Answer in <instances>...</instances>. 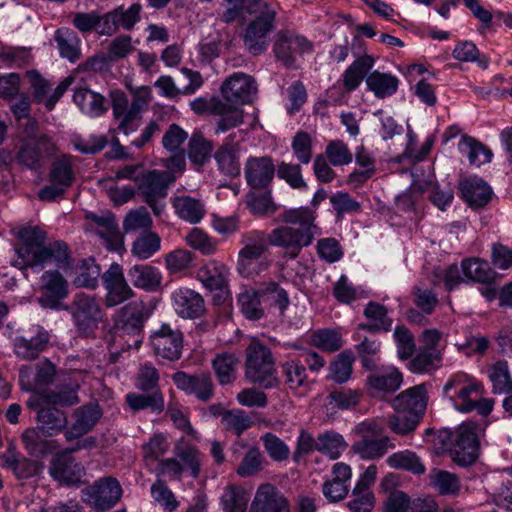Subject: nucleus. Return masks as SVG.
Returning a JSON list of instances; mask_svg holds the SVG:
<instances>
[{
  "mask_svg": "<svg viewBox=\"0 0 512 512\" xmlns=\"http://www.w3.org/2000/svg\"><path fill=\"white\" fill-rule=\"evenodd\" d=\"M128 276L135 288L146 292H155L159 290L162 282V274L156 268L149 264H137L128 271Z\"/></svg>",
  "mask_w": 512,
  "mask_h": 512,
  "instance_id": "32",
  "label": "nucleus"
},
{
  "mask_svg": "<svg viewBox=\"0 0 512 512\" xmlns=\"http://www.w3.org/2000/svg\"><path fill=\"white\" fill-rule=\"evenodd\" d=\"M77 107L89 117H99L108 110L106 98L88 87H77L73 94Z\"/></svg>",
  "mask_w": 512,
  "mask_h": 512,
  "instance_id": "31",
  "label": "nucleus"
},
{
  "mask_svg": "<svg viewBox=\"0 0 512 512\" xmlns=\"http://www.w3.org/2000/svg\"><path fill=\"white\" fill-rule=\"evenodd\" d=\"M171 203L176 215L190 224L200 222L206 213L204 204L190 196H175L172 198Z\"/></svg>",
  "mask_w": 512,
  "mask_h": 512,
  "instance_id": "33",
  "label": "nucleus"
},
{
  "mask_svg": "<svg viewBox=\"0 0 512 512\" xmlns=\"http://www.w3.org/2000/svg\"><path fill=\"white\" fill-rule=\"evenodd\" d=\"M283 374L290 389L297 390L302 387H308L306 368L298 359H291L282 366Z\"/></svg>",
  "mask_w": 512,
  "mask_h": 512,
  "instance_id": "57",
  "label": "nucleus"
},
{
  "mask_svg": "<svg viewBox=\"0 0 512 512\" xmlns=\"http://www.w3.org/2000/svg\"><path fill=\"white\" fill-rule=\"evenodd\" d=\"M386 462L391 468L406 470L416 475L424 474L426 471L420 457L409 450L393 453L387 458Z\"/></svg>",
  "mask_w": 512,
  "mask_h": 512,
  "instance_id": "47",
  "label": "nucleus"
},
{
  "mask_svg": "<svg viewBox=\"0 0 512 512\" xmlns=\"http://www.w3.org/2000/svg\"><path fill=\"white\" fill-rule=\"evenodd\" d=\"M459 148L467 155L469 163L477 167L490 162L492 158V152L486 146L466 135L462 136Z\"/></svg>",
  "mask_w": 512,
  "mask_h": 512,
  "instance_id": "49",
  "label": "nucleus"
},
{
  "mask_svg": "<svg viewBox=\"0 0 512 512\" xmlns=\"http://www.w3.org/2000/svg\"><path fill=\"white\" fill-rule=\"evenodd\" d=\"M102 284L106 291L104 303L108 308L116 307L135 297V292L128 284L123 268L113 262L102 274Z\"/></svg>",
  "mask_w": 512,
  "mask_h": 512,
  "instance_id": "13",
  "label": "nucleus"
},
{
  "mask_svg": "<svg viewBox=\"0 0 512 512\" xmlns=\"http://www.w3.org/2000/svg\"><path fill=\"white\" fill-rule=\"evenodd\" d=\"M229 268L222 262L210 260L197 271V279L210 291H219L216 299L225 300L228 297L227 282Z\"/></svg>",
  "mask_w": 512,
  "mask_h": 512,
  "instance_id": "21",
  "label": "nucleus"
},
{
  "mask_svg": "<svg viewBox=\"0 0 512 512\" xmlns=\"http://www.w3.org/2000/svg\"><path fill=\"white\" fill-rule=\"evenodd\" d=\"M42 295L38 302L44 308L55 309L68 295V284L58 271H46L40 278Z\"/></svg>",
  "mask_w": 512,
  "mask_h": 512,
  "instance_id": "20",
  "label": "nucleus"
},
{
  "mask_svg": "<svg viewBox=\"0 0 512 512\" xmlns=\"http://www.w3.org/2000/svg\"><path fill=\"white\" fill-rule=\"evenodd\" d=\"M402 381V373L395 367L381 369L367 377L370 388L383 392L396 391L401 386Z\"/></svg>",
  "mask_w": 512,
  "mask_h": 512,
  "instance_id": "37",
  "label": "nucleus"
},
{
  "mask_svg": "<svg viewBox=\"0 0 512 512\" xmlns=\"http://www.w3.org/2000/svg\"><path fill=\"white\" fill-rule=\"evenodd\" d=\"M242 248L237 255V270L240 274L249 276L252 265L262 258L269 249L268 235L260 230H252L242 234Z\"/></svg>",
  "mask_w": 512,
  "mask_h": 512,
  "instance_id": "12",
  "label": "nucleus"
},
{
  "mask_svg": "<svg viewBox=\"0 0 512 512\" xmlns=\"http://www.w3.org/2000/svg\"><path fill=\"white\" fill-rule=\"evenodd\" d=\"M101 414L100 411L96 407H84L77 412V419L72 425V427L66 431L67 440L76 439L89 430L96 424L99 420Z\"/></svg>",
  "mask_w": 512,
  "mask_h": 512,
  "instance_id": "46",
  "label": "nucleus"
},
{
  "mask_svg": "<svg viewBox=\"0 0 512 512\" xmlns=\"http://www.w3.org/2000/svg\"><path fill=\"white\" fill-rule=\"evenodd\" d=\"M185 241L188 246L207 256L214 254L218 246L217 241L197 227L191 229L186 235Z\"/></svg>",
  "mask_w": 512,
  "mask_h": 512,
  "instance_id": "60",
  "label": "nucleus"
},
{
  "mask_svg": "<svg viewBox=\"0 0 512 512\" xmlns=\"http://www.w3.org/2000/svg\"><path fill=\"white\" fill-rule=\"evenodd\" d=\"M37 421L48 435L57 434L67 426L66 414L54 407L39 409L37 412Z\"/></svg>",
  "mask_w": 512,
  "mask_h": 512,
  "instance_id": "48",
  "label": "nucleus"
},
{
  "mask_svg": "<svg viewBox=\"0 0 512 512\" xmlns=\"http://www.w3.org/2000/svg\"><path fill=\"white\" fill-rule=\"evenodd\" d=\"M264 463L265 458L260 449L256 446H251L237 467L236 473L244 478L253 477L263 470Z\"/></svg>",
  "mask_w": 512,
  "mask_h": 512,
  "instance_id": "52",
  "label": "nucleus"
},
{
  "mask_svg": "<svg viewBox=\"0 0 512 512\" xmlns=\"http://www.w3.org/2000/svg\"><path fill=\"white\" fill-rule=\"evenodd\" d=\"M249 512H290V506L274 485L265 483L257 488Z\"/></svg>",
  "mask_w": 512,
  "mask_h": 512,
  "instance_id": "23",
  "label": "nucleus"
},
{
  "mask_svg": "<svg viewBox=\"0 0 512 512\" xmlns=\"http://www.w3.org/2000/svg\"><path fill=\"white\" fill-rule=\"evenodd\" d=\"M161 239L157 233L147 231L136 238L132 245L131 252L141 260L150 258L160 249Z\"/></svg>",
  "mask_w": 512,
  "mask_h": 512,
  "instance_id": "54",
  "label": "nucleus"
},
{
  "mask_svg": "<svg viewBox=\"0 0 512 512\" xmlns=\"http://www.w3.org/2000/svg\"><path fill=\"white\" fill-rule=\"evenodd\" d=\"M361 396L362 393L359 390L346 388L333 390L326 398V409L335 413L337 410L353 408L359 403Z\"/></svg>",
  "mask_w": 512,
  "mask_h": 512,
  "instance_id": "45",
  "label": "nucleus"
},
{
  "mask_svg": "<svg viewBox=\"0 0 512 512\" xmlns=\"http://www.w3.org/2000/svg\"><path fill=\"white\" fill-rule=\"evenodd\" d=\"M129 90L132 95L131 103L121 90H113L110 93L112 112L118 121V129L126 135L139 128L142 122L141 113L148 108L152 100L149 86L129 87Z\"/></svg>",
  "mask_w": 512,
  "mask_h": 512,
  "instance_id": "4",
  "label": "nucleus"
},
{
  "mask_svg": "<svg viewBox=\"0 0 512 512\" xmlns=\"http://www.w3.org/2000/svg\"><path fill=\"white\" fill-rule=\"evenodd\" d=\"M49 341V332L42 326H34L29 335L14 339V353L23 360H35L47 348Z\"/></svg>",
  "mask_w": 512,
  "mask_h": 512,
  "instance_id": "17",
  "label": "nucleus"
},
{
  "mask_svg": "<svg viewBox=\"0 0 512 512\" xmlns=\"http://www.w3.org/2000/svg\"><path fill=\"white\" fill-rule=\"evenodd\" d=\"M190 107L197 114L209 111L211 114L219 116L215 126L216 134L238 127L244 122L242 109H239L236 105L226 103L218 97H213L211 100L204 97L196 98L191 101Z\"/></svg>",
  "mask_w": 512,
  "mask_h": 512,
  "instance_id": "8",
  "label": "nucleus"
},
{
  "mask_svg": "<svg viewBox=\"0 0 512 512\" xmlns=\"http://www.w3.org/2000/svg\"><path fill=\"white\" fill-rule=\"evenodd\" d=\"M427 401L426 387L420 384L398 394L392 401V407L396 412H404V414L410 415L417 414L422 419Z\"/></svg>",
  "mask_w": 512,
  "mask_h": 512,
  "instance_id": "25",
  "label": "nucleus"
},
{
  "mask_svg": "<svg viewBox=\"0 0 512 512\" xmlns=\"http://www.w3.org/2000/svg\"><path fill=\"white\" fill-rule=\"evenodd\" d=\"M256 89L255 81L251 76L244 73H235L221 85L222 100L241 109V104L249 101L250 96L256 92Z\"/></svg>",
  "mask_w": 512,
  "mask_h": 512,
  "instance_id": "16",
  "label": "nucleus"
},
{
  "mask_svg": "<svg viewBox=\"0 0 512 512\" xmlns=\"http://www.w3.org/2000/svg\"><path fill=\"white\" fill-rule=\"evenodd\" d=\"M2 467L9 469L19 480L28 479L38 475L42 470V464L26 458H20L15 448L8 447V449L0 455Z\"/></svg>",
  "mask_w": 512,
  "mask_h": 512,
  "instance_id": "29",
  "label": "nucleus"
},
{
  "mask_svg": "<svg viewBox=\"0 0 512 512\" xmlns=\"http://www.w3.org/2000/svg\"><path fill=\"white\" fill-rule=\"evenodd\" d=\"M214 159L223 174L229 177L240 175L239 145L234 143V134L229 135L216 150Z\"/></svg>",
  "mask_w": 512,
  "mask_h": 512,
  "instance_id": "30",
  "label": "nucleus"
},
{
  "mask_svg": "<svg viewBox=\"0 0 512 512\" xmlns=\"http://www.w3.org/2000/svg\"><path fill=\"white\" fill-rule=\"evenodd\" d=\"M439 438L443 444L449 442L450 457L457 465L467 467L477 460L480 441L477 426L474 423L465 422L454 432L443 430L440 432Z\"/></svg>",
  "mask_w": 512,
  "mask_h": 512,
  "instance_id": "6",
  "label": "nucleus"
},
{
  "mask_svg": "<svg viewBox=\"0 0 512 512\" xmlns=\"http://www.w3.org/2000/svg\"><path fill=\"white\" fill-rule=\"evenodd\" d=\"M126 402L135 411L151 408L153 412L160 413L164 410V399L161 392H153L150 395L129 393L126 395Z\"/></svg>",
  "mask_w": 512,
  "mask_h": 512,
  "instance_id": "58",
  "label": "nucleus"
},
{
  "mask_svg": "<svg viewBox=\"0 0 512 512\" xmlns=\"http://www.w3.org/2000/svg\"><path fill=\"white\" fill-rule=\"evenodd\" d=\"M239 358L233 353H220L212 360V367L220 385L234 382L239 365Z\"/></svg>",
  "mask_w": 512,
  "mask_h": 512,
  "instance_id": "40",
  "label": "nucleus"
},
{
  "mask_svg": "<svg viewBox=\"0 0 512 512\" xmlns=\"http://www.w3.org/2000/svg\"><path fill=\"white\" fill-rule=\"evenodd\" d=\"M464 277L468 281L491 284L495 279V271L486 260L480 258L465 259L461 263Z\"/></svg>",
  "mask_w": 512,
  "mask_h": 512,
  "instance_id": "39",
  "label": "nucleus"
},
{
  "mask_svg": "<svg viewBox=\"0 0 512 512\" xmlns=\"http://www.w3.org/2000/svg\"><path fill=\"white\" fill-rule=\"evenodd\" d=\"M56 150L55 143L47 135L26 136L19 143L16 160L24 167L36 170L41 168Z\"/></svg>",
  "mask_w": 512,
  "mask_h": 512,
  "instance_id": "9",
  "label": "nucleus"
},
{
  "mask_svg": "<svg viewBox=\"0 0 512 512\" xmlns=\"http://www.w3.org/2000/svg\"><path fill=\"white\" fill-rule=\"evenodd\" d=\"M49 472L53 479L66 485L80 484L85 475L84 467L67 451L52 459Z\"/></svg>",
  "mask_w": 512,
  "mask_h": 512,
  "instance_id": "22",
  "label": "nucleus"
},
{
  "mask_svg": "<svg viewBox=\"0 0 512 512\" xmlns=\"http://www.w3.org/2000/svg\"><path fill=\"white\" fill-rule=\"evenodd\" d=\"M462 198L473 209L485 207L492 199V188L483 179L473 176L459 181Z\"/></svg>",
  "mask_w": 512,
  "mask_h": 512,
  "instance_id": "27",
  "label": "nucleus"
},
{
  "mask_svg": "<svg viewBox=\"0 0 512 512\" xmlns=\"http://www.w3.org/2000/svg\"><path fill=\"white\" fill-rule=\"evenodd\" d=\"M119 481L111 476L102 477L82 490L83 500L99 511L114 507L122 497Z\"/></svg>",
  "mask_w": 512,
  "mask_h": 512,
  "instance_id": "11",
  "label": "nucleus"
},
{
  "mask_svg": "<svg viewBox=\"0 0 512 512\" xmlns=\"http://www.w3.org/2000/svg\"><path fill=\"white\" fill-rule=\"evenodd\" d=\"M174 455L181 462L184 472H189L192 478L199 477L202 456L195 446L179 441L174 446Z\"/></svg>",
  "mask_w": 512,
  "mask_h": 512,
  "instance_id": "38",
  "label": "nucleus"
},
{
  "mask_svg": "<svg viewBox=\"0 0 512 512\" xmlns=\"http://www.w3.org/2000/svg\"><path fill=\"white\" fill-rule=\"evenodd\" d=\"M364 316L368 319V322L360 323L358 329L370 333L391 330L392 320L388 317L385 306L376 302H369L364 309Z\"/></svg>",
  "mask_w": 512,
  "mask_h": 512,
  "instance_id": "34",
  "label": "nucleus"
},
{
  "mask_svg": "<svg viewBox=\"0 0 512 512\" xmlns=\"http://www.w3.org/2000/svg\"><path fill=\"white\" fill-rule=\"evenodd\" d=\"M276 220L283 225L267 234L269 244L284 249L291 259L296 258L303 248L310 246L320 235L316 212L309 207L286 209Z\"/></svg>",
  "mask_w": 512,
  "mask_h": 512,
  "instance_id": "2",
  "label": "nucleus"
},
{
  "mask_svg": "<svg viewBox=\"0 0 512 512\" xmlns=\"http://www.w3.org/2000/svg\"><path fill=\"white\" fill-rule=\"evenodd\" d=\"M373 65L374 59L368 55L355 60L343 74L342 81L345 89L348 91L357 89Z\"/></svg>",
  "mask_w": 512,
  "mask_h": 512,
  "instance_id": "43",
  "label": "nucleus"
},
{
  "mask_svg": "<svg viewBox=\"0 0 512 512\" xmlns=\"http://www.w3.org/2000/svg\"><path fill=\"white\" fill-rule=\"evenodd\" d=\"M388 448H394L388 436L377 439L358 440L352 445L354 453L363 459H375L383 456Z\"/></svg>",
  "mask_w": 512,
  "mask_h": 512,
  "instance_id": "42",
  "label": "nucleus"
},
{
  "mask_svg": "<svg viewBox=\"0 0 512 512\" xmlns=\"http://www.w3.org/2000/svg\"><path fill=\"white\" fill-rule=\"evenodd\" d=\"M312 44L303 36L294 34L288 30L277 33L273 44V53L277 61L287 68H296L297 56L312 51Z\"/></svg>",
  "mask_w": 512,
  "mask_h": 512,
  "instance_id": "14",
  "label": "nucleus"
},
{
  "mask_svg": "<svg viewBox=\"0 0 512 512\" xmlns=\"http://www.w3.org/2000/svg\"><path fill=\"white\" fill-rule=\"evenodd\" d=\"M421 420L417 414L410 415L395 411L394 414L386 418V423L393 433L399 436H408L415 431Z\"/></svg>",
  "mask_w": 512,
  "mask_h": 512,
  "instance_id": "53",
  "label": "nucleus"
},
{
  "mask_svg": "<svg viewBox=\"0 0 512 512\" xmlns=\"http://www.w3.org/2000/svg\"><path fill=\"white\" fill-rule=\"evenodd\" d=\"M221 423L226 431L240 436L252 427L253 420L244 410L232 409L224 414Z\"/></svg>",
  "mask_w": 512,
  "mask_h": 512,
  "instance_id": "55",
  "label": "nucleus"
},
{
  "mask_svg": "<svg viewBox=\"0 0 512 512\" xmlns=\"http://www.w3.org/2000/svg\"><path fill=\"white\" fill-rule=\"evenodd\" d=\"M47 432L41 428H28L21 436L25 449L30 455L43 456L49 454L54 449L53 443L47 439Z\"/></svg>",
  "mask_w": 512,
  "mask_h": 512,
  "instance_id": "36",
  "label": "nucleus"
},
{
  "mask_svg": "<svg viewBox=\"0 0 512 512\" xmlns=\"http://www.w3.org/2000/svg\"><path fill=\"white\" fill-rule=\"evenodd\" d=\"M268 456L275 462H284L290 456L288 445L273 433L267 432L260 437Z\"/></svg>",
  "mask_w": 512,
  "mask_h": 512,
  "instance_id": "61",
  "label": "nucleus"
},
{
  "mask_svg": "<svg viewBox=\"0 0 512 512\" xmlns=\"http://www.w3.org/2000/svg\"><path fill=\"white\" fill-rule=\"evenodd\" d=\"M173 181V176L166 171L147 170L141 174L138 180L137 193L155 216L164 213L168 187Z\"/></svg>",
  "mask_w": 512,
  "mask_h": 512,
  "instance_id": "7",
  "label": "nucleus"
},
{
  "mask_svg": "<svg viewBox=\"0 0 512 512\" xmlns=\"http://www.w3.org/2000/svg\"><path fill=\"white\" fill-rule=\"evenodd\" d=\"M160 375L156 367L150 363H145L140 366L136 376L135 386L145 392H160L159 391Z\"/></svg>",
  "mask_w": 512,
  "mask_h": 512,
  "instance_id": "64",
  "label": "nucleus"
},
{
  "mask_svg": "<svg viewBox=\"0 0 512 512\" xmlns=\"http://www.w3.org/2000/svg\"><path fill=\"white\" fill-rule=\"evenodd\" d=\"M73 179L74 172L70 157L62 156L53 162L50 171L51 182L67 188L71 186Z\"/></svg>",
  "mask_w": 512,
  "mask_h": 512,
  "instance_id": "63",
  "label": "nucleus"
},
{
  "mask_svg": "<svg viewBox=\"0 0 512 512\" xmlns=\"http://www.w3.org/2000/svg\"><path fill=\"white\" fill-rule=\"evenodd\" d=\"M248 500L242 488L229 486L221 496L222 509L224 512H246Z\"/></svg>",
  "mask_w": 512,
  "mask_h": 512,
  "instance_id": "59",
  "label": "nucleus"
},
{
  "mask_svg": "<svg viewBox=\"0 0 512 512\" xmlns=\"http://www.w3.org/2000/svg\"><path fill=\"white\" fill-rule=\"evenodd\" d=\"M177 388L187 394H193L197 399L207 402L214 395V384L211 375L207 372L187 374L179 371L172 375Z\"/></svg>",
  "mask_w": 512,
  "mask_h": 512,
  "instance_id": "18",
  "label": "nucleus"
},
{
  "mask_svg": "<svg viewBox=\"0 0 512 512\" xmlns=\"http://www.w3.org/2000/svg\"><path fill=\"white\" fill-rule=\"evenodd\" d=\"M347 447L343 436L333 430L324 431L317 436V451L331 460L339 458Z\"/></svg>",
  "mask_w": 512,
  "mask_h": 512,
  "instance_id": "41",
  "label": "nucleus"
},
{
  "mask_svg": "<svg viewBox=\"0 0 512 512\" xmlns=\"http://www.w3.org/2000/svg\"><path fill=\"white\" fill-rule=\"evenodd\" d=\"M260 299H262V295H260L259 289L245 290L239 295L238 302L241 306V311L246 318L257 320L262 317L263 309L260 305Z\"/></svg>",
  "mask_w": 512,
  "mask_h": 512,
  "instance_id": "62",
  "label": "nucleus"
},
{
  "mask_svg": "<svg viewBox=\"0 0 512 512\" xmlns=\"http://www.w3.org/2000/svg\"><path fill=\"white\" fill-rule=\"evenodd\" d=\"M150 344L158 358L176 361L182 355L183 335L180 330L173 329L169 324H162L151 334Z\"/></svg>",
  "mask_w": 512,
  "mask_h": 512,
  "instance_id": "15",
  "label": "nucleus"
},
{
  "mask_svg": "<svg viewBox=\"0 0 512 512\" xmlns=\"http://www.w3.org/2000/svg\"><path fill=\"white\" fill-rule=\"evenodd\" d=\"M245 178L253 189H265L273 180L275 166L270 157H250L244 168Z\"/></svg>",
  "mask_w": 512,
  "mask_h": 512,
  "instance_id": "26",
  "label": "nucleus"
},
{
  "mask_svg": "<svg viewBox=\"0 0 512 512\" xmlns=\"http://www.w3.org/2000/svg\"><path fill=\"white\" fill-rule=\"evenodd\" d=\"M176 313L182 318L194 319L205 312L202 296L189 288H178L171 296Z\"/></svg>",
  "mask_w": 512,
  "mask_h": 512,
  "instance_id": "28",
  "label": "nucleus"
},
{
  "mask_svg": "<svg viewBox=\"0 0 512 512\" xmlns=\"http://www.w3.org/2000/svg\"><path fill=\"white\" fill-rule=\"evenodd\" d=\"M366 84L377 98H385L397 91L399 81L391 74L373 71L366 77Z\"/></svg>",
  "mask_w": 512,
  "mask_h": 512,
  "instance_id": "44",
  "label": "nucleus"
},
{
  "mask_svg": "<svg viewBox=\"0 0 512 512\" xmlns=\"http://www.w3.org/2000/svg\"><path fill=\"white\" fill-rule=\"evenodd\" d=\"M245 377L264 389L279 383L272 352L259 340L253 339L245 349Z\"/></svg>",
  "mask_w": 512,
  "mask_h": 512,
  "instance_id": "5",
  "label": "nucleus"
},
{
  "mask_svg": "<svg viewBox=\"0 0 512 512\" xmlns=\"http://www.w3.org/2000/svg\"><path fill=\"white\" fill-rule=\"evenodd\" d=\"M225 10L220 16L226 24L247 22L242 32L245 49L253 56L263 54L275 30L276 9L263 0H223Z\"/></svg>",
  "mask_w": 512,
  "mask_h": 512,
  "instance_id": "1",
  "label": "nucleus"
},
{
  "mask_svg": "<svg viewBox=\"0 0 512 512\" xmlns=\"http://www.w3.org/2000/svg\"><path fill=\"white\" fill-rule=\"evenodd\" d=\"M20 244L15 248V258L12 265L25 269L27 267L42 268L45 264L54 262L61 269L70 266V253L63 241L57 240L45 244L46 232L38 226H27L18 233Z\"/></svg>",
  "mask_w": 512,
  "mask_h": 512,
  "instance_id": "3",
  "label": "nucleus"
},
{
  "mask_svg": "<svg viewBox=\"0 0 512 512\" xmlns=\"http://www.w3.org/2000/svg\"><path fill=\"white\" fill-rule=\"evenodd\" d=\"M213 144L204 138L200 133H194L188 143V156L190 160L197 164H205L211 157Z\"/></svg>",
  "mask_w": 512,
  "mask_h": 512,
  "instance_id": "56",
  "label": "nucleus"
},
{
  "mask_svg": "<svg viewBox=\"0 0 512 512\" xmlns=\"http://www.w3.org/2000/svg\"><path fill=\"white\" fill-rule=\"evenodd\" d=\"M430 479L440 495L456 496L460 493L461 483L456 474L445 470H434L430 474Z\"/></svg>",
  "mask_w": 512,
  "mask_h": 512,
  "instance_id": "51",
  "label": "nucleus"
},
{
  "mask_svg": "<svg viewBox=\"0 0 512 512\" xmlns=\"http://www.w3.org/2000/svg\"><path fill=\"white\" fill-rule=\"evenodd\" d=\"M354 355L350 350H344L339 353L334 361L330 363V378L336 383L347 382L353 371Z\"/></svg>",
  "mask_w": 512,
  "mask_h": 512,
  "instance_id": "50",
  "label": "nucleus"
},
{
  "mask_svg": "<svg viewBox=\"0 0 512 512\" xmlns=\"http://www.w3.org/2000/svg\"><path fill=\"white\" fill-rule=\"evenodd\" d=\"M149 317L146 305L142 301H133L122 306L115 314V328L126 334L141 332L145 320Z\"/></svg>",
  "mask_w": 512,
  "mask_h": 512,
  "instance_id": "19",
  "label": "nucleus"
},
{
  "mask_svg": "<svg viewBox=\"0 0 512 512\" xmlns=\"http://www.w3.org/2000/svg\"><path fill=\"white\" fill-rule=\"evenodd\" d=\"M141 10L142 7L139 3H134L127 9L119 6L102 17V29L99 33L110 36L119 28L131 30L140 20Z\"/></svg>",
  "mask_w": 512,
  "mask_h": 512,
  "instance_id": "24",
  "label": "nucleus"
},
{
  "mask_svg": "<svg viewBox=\"0 0 512 512\" xmlns=\"http://www.w3.org/2000/svg\"><path fill=\"white\" fill-rule=\"evenodd\" d=\"M69 309L79 334L85 337L93 335L103 318L98 301L93 296L77 293Z\"/></svg>",
  "mask_w": 512,
  "mask_h": 512,
  "instance_id": "10",
  "label": "nucleus"
},
{
  "mask_svg": "<svg viewBox=\"0 0 512 512\" xmlns=\"http://www.w3.org/2000/svg\"><path fill=\"white\" fill-rule=\"evenodd\" d=\"M60 56L70 62H76L81 57L80 39L70 28H59L54 34Z\"/></svg>",
  "mask_w": 512,
  "mask_h": 512,
  "instance_id": "35",
  "label": "nucleus"
}]
</instances>
